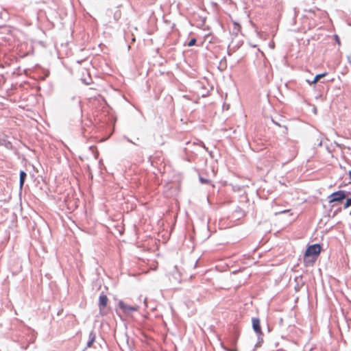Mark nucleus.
<instances>
[{
  "label": "nucleus",
  "instance_id": "39448f33",
  "mask_svg": "<svg viewBox=\"0 0 351 351\" xmlns=\"http://www.w3.org/2000/svg\"><path fill=\"white\" fill-rule=\"evenodd\" d=\"M118 305H119V308L125 313H129L131 311H137L139 308V306L137 305L130 306V305L125 304L123 301H119Z\"/></svg>",
  "mask_w": 351,
  "mask_h": 351
},
{
  "label": "nucleus",
  "instance_id": "1a4fd4ad",
  "mask_svg": "<svg viewBox=\"0 0 351 351\" xmlns=\"http://www.w3.org/2000/svg\"><path fill=\"white\" fill-rule=\"evenodd\" d=\"M326 75V73L318 74V75H315V77H314V79L312 82H309V81H308V82L310 84H315L319 80L320 78L325 76Z\"/></svg>",
  "mask_w": 351,
  "mask_h": 351
},
{
  "label": "nucleus",
  "instance_id": "2eb2a0df",
  "mask_svg": "<svg viewBox=\"0 0 351 351\" xmlns=\"http://www.w3.org/2000/svg\"><path fill=\"white\" fill-rule=\"evenodd\" d=\"M224 350H227V351H238L237 348H233V349H230V348H228L226 347H223Z\"/></svg>",
  "mask_w": 351,
  "mask_h": 351
},
{
  "label": "nucleus",
  "instance_id": "412c9836",
  "mask_svg": "<svg viewBox=\"0 0 351 351\" xmlns=\"http://www.w3.org/2000/svg\"><path fill=\"white\" fill-rule=\"evenodd\" d=\"M144 303H145V306H147V298H145Z\"/></svg>",
  "mask_w": 351,
  "mask_h": 351
},
{
  "label": "nucleus",
  "instance_id": "4468645a",
  "mask_svg": "<svg viewBox=\"0 0 351 351\" xmlns=\"http://www.w3.org/2000/svg\"><path fill=\"white\" fill-rule=\"evenodd\" d=\"M234 33H235V34H237V32H238L239 31V29H240V26H239L238 24H237L236 23H234Z\"/></svg>",
  "mask_w": 351,
  "mask_h": 351
},
{
  "label": "nucleus",
  "instance_id": "0eeeda50",
  "mask_svg": "<svg viewBox=\"0 0 351 351\" xmlns=\"http://www.w3.org/2000/svg\"><path fill=\"white\" fill-rule=\"evenodd\" d=\"M27 177V173L24 171H20V178H19V187L21 189H22L25 180Z\"/></svg>",
  "mask_w": 351,
  "mask_h": 351
},
{
  "label": "nucleus",
  "instance_id": "aec40b11",
  "mask_svg": "<svg viewBox=\"0 0 351 351\" xmlns=\"http://www.w3.org/2000/svg\"><path fill=\"white\" fill-rule=\"evenodd\" d=\"M289 210H285L281 211L280 213H287V212H289Z\"/></svg>",
  "mask_w": 351,
  "mask_h": 351
},
{
  "label": "nucleus",
  "instance_id": "4be33fe9",
  "mask_svg": "<svg viewBox=\"0 0 351 351\" xmlns=\"http://www.w3.org/2000/svg\"><path fill=\"white\" fill-rule=\"evenodd\" d=\"M348 173H349L350 179L351 180V171H350Z\"/></svg>",
  "mask_w": 351,
  "mask_h": 351
},
{
  "label": "nucleus",
  "instance_id": "f8f14e48",
  "mask_svg": "<svg viewBox=\"0 0 351 351\" xmlns=\"http://www.w3.org/2000/svg\"><path fill=\"white\" fill-rule=\"evenodd\" d=\"M297 154H298V149H297V147L294 145L293 152L291 154L292 158H295Z\"/></svg>",
  "mask_w": 351,
  "mask_h": 351
},
{
  "label": "nucleus",
  "instance_id": "20e7f679",
  "mask_svg": "<svg viewBox=\"0 0 351 351\" xmlns=\"http://www.w3.org/2000/svg\"><path fill=\"white\" fill-rule=\"evenodd\" d=\"M108 302V299L107 296L104 293H101L99 298V313L101 315H104L106 314V312L105 311V308L107 306Z\"/></svg>",
  "mask_w": 351,
  "mask_h": 351
},
{
  "label": "nucleus",
  "instance_id": "dca6fc26",
  "mask_svg": "<svg viewBox=\"0 0 351 351\" xmlns=\"http://www.w3.org/2000/svg\"><path fill=\"white\" fill-rule=\"evenodd\" d=\"M199 145L204 148L206 151H208V148L205 146L204 143L202 141L199 142Z\"/></svg>",
  "mask_w": 351,
  "mask_h": 351
},
{
  "label": "nucleus",
  "instance_id": "5701e85b",
  "mask_svg": "<svg viewBox=\"0 0 351 351\" xmlns=\"http://www.w3.org/2000/svg\"><path fill=\"white\" fill-rule=\"evenodd\" d=\"M209 154L212 156V152H209Z\"/></svg>",
  "mask_w": 351,
  "mask_h": 351
},
{
  "label": "nucleus",
  "instance_id": "7ed1b4c3",
  "mask_svg": "<svg viewBox=\"0 0 351 351\" xmlns=\"http://www.w3.org/2000/svg\"><path fill=\"white\" fill-rule=\"evenodd\" d=\"M349 194L350 192L346 191H337L336 192L332 193L331 195L328 196V202L330 203L335 202H341L343 199H346Z\"/></svg>",
  "mask_w": 351,
  "mask_h": 351
},
{
  "label": "nucleus",
  "instance_id": "9b49d317",
  "mask_svg": "<svg viewBox=\"0 0 351 351\" xmlns=\"http://www.w3.org/2000/svg\"><path fill=\"white\" fill-rule=\"evenodd\" d=\"M351 206V198H347L346 202L343 206V208L346 209Z\"/></svg>",
  "mask_w": 351,
  "mask_h": 351
},
{
  "label": "nucleus",
  "instance_id": "a211bd4d",
  "mask_svg": "<svg viewBox=\"0 0 351 351\" xmlns=\"http://www.w3.org/2000/svg\"><path fill=\"white\" fill-rule=\"evenodd\" d=\"M272 121L274 124L277 125L278 126L280 127V125L278 123V122H276L274 120L272 119Z\"/></svg>",
  "mask_w": 351,
  "mask_h": 351
},
{
  "label": "nucleus",
  "instance_id": "6e6552de",
  "mask_svg": "<svg viewBox=\"0 0 351 351\" xmlns=\"http://www.w3.org/2000/svg\"><path fill=\"white\" fill-rule=\"evenodd\" d=\"M95 338H96V336H95V334L94 332H90V334H89V339L87 342V347L88 348H90L93 346V343L95 342Z\"/></svg>",
  "mask_w": 351,
  "mask_h": 351
},
{
  "label": "nucleus",
  "instance_id": "f257e3e1",
  "mask_svg": "<svg viewBox=\"0 0 351 351\" xmlns=\"http://www.w3.org/2000/svg\"><path fill=\"white\" fill-rule=\"evenodd\" d=\"M321 250L322 247L318 243L309 245L304 253V264L306 266L313 265L319 257Z\"/></svg>",
  "mask_w": 351,
  "mask_h": 351
},
{
  "label": "nucleus",
  "instance_id": "f03ea898",
  "mask_svg": "<svg viewBox=\"0 0 351 351\" xmlns=\"http://www.w3.org/2000/svg\"><path fill=\"white\" fill-rule=\"evenodd\" d=\"M169 280L174 285H178L182 282V274L177 266H175L172 271L169 274Z\"/></svg>",
  "mask_w": 351,
  "mask_h": 351
},
{
  "label": "nucleus",
  "instance_id": "423d86ee",
  "mask_svg": "<svg viewBox=\"0 0 351 351\" xmlns=\"http://www.w3.org/2000/svg\"><path fill=\"white\" fill-rule=\"evenodd\" d=\"M252 326L254 330V331L258 334L261 335L262 331L260 326V321L258 318H252Z\"/></svg>",
  "mask_w": 351,
  "mask_h": 351
},
{
  "label": "nucleus",
  "instance_id": "ddd939ff",
  "mask_svg": "<svg viewBox=\"0 0 351 351\" xmlns=\"http://www.w3.org/2000/svg\"><path fill=\"white\" fill-rule=\"evenodd\" d=\"M196 43V39L195 38H192L188 43V46L189 47H192L193 45H195Z\"/></svg>",
  "mask_w": 351,
  "mask_h": 351
},
{
  "label": "nucleus",
  "instance_id": "6ab92c4d",
  "mask_svg": "<svg viewBox=\"0 0 351 351\" xmlns=\"http://www.w3.org/2000/svg\"><path fill=\"white\" fill-rule=\"evenodd\" d=\"M127 141H128V142L134 144V143L132 140H130V138H127Z\"/></svg>",
  "mask_w": 351,
  "mask_h": 351
},
{
  "label": "nucleus",
  "instance_id": "f3484780",
  "mask_svg": "<svg viewBox=\"0 0 351 351\" xmlns=\"http://www.w3.org/2000/svg\"><path fill=\"white\" fill-rule=\"evenodd\" d=\"M199 180H200V182H201L202 183H208V180L204 179V178H200V179H199Z\"/></svg>",
  "mask_w": 351,
  "mask_h": 351
},
{
  "label": "nucleus",
  "instance_id": "9d476101",
  "mask_svg": "<svg viewBox=\"0 0 351 351\" xmlns=\"http://www.w3.org/2000/svg\"><path fill=\"white\" fill-rule=\"evenodd\" d=\"M0 145L5 146L6 148H8L9 149L12 148V143L10 142V141H5V140L1 141H0Z\"/></svg>",
  "mask_w": 351,
  "mask_h": 351
}]
</instances>
